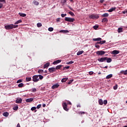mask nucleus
I'll use <instances>...</instances> for the list:
<instances>
[{
  "label": "nucleus",
  "mask_w": 127,
  "mask_h": 127,
  "mask_svg": "<svg viewBox=\"0 0 127 127\" xmlns=\"http://www.w3.org/2000/svg\"><path fill=\"white\" fill-rule=\"evenodd\" d=\"M69 8L70 9V10H73V8H72V7L70 6H69Z\"/></svg>",
  "instance_id": "774afa93"
},
{
  "label": "nucleus",
  "mask_w": 127,
  "mask_h": 127,
  "mask_svg": "<svg viewBox=\"0 0 127 127\" xmlns=\"http://www.w3.org/2000/svg\"><path fill=\"white\" fill-rule=\"evenodd\" d=\"M118 32L119 33H121V32H123V28L120 27L118 28Z\"/></svg>",
  "instance_id": "393cba45"
},
{
  "label": "nucleus",
  "mask_w": 127,
  "mask_h": 127,
  "mask_svg": "<svg viewBox=\"0 0 127 127\" xmlns=\"http://www.w3.org/2000/svg\"><path fill=\"white\" fill-rule=\"evenodd\" d=\"M105 1V0H100V2H101V3H103V2H104Z\"/></svg>",
  "instance_id": "680f3d73"
},
{
  "label": "nucleus",
  "mask_w": 127,
  "mask_h": 127,
  "mask_svg": "<svg viewBox=\"0 0 127 127\" xmlns=\"http://www.w3.org/2000/svg\"><path fill=\"white\" fill-rule=\"evenodd\" d=\"M64 20L65 21H68V22H74V21H75V19L73 18L65 17L64 18Z\"/></svg>",
  "instance_id": "f03ea898"
},
{
  "label": "nucleus",
  "mask_w": 127,
  "mask_h": 127,
  "mask_svg": "<svg viewBox=\"0 0 127 127\" xmlns=\"http://www.w3.org/2000/svg\"><path fill=\"white\" fill-rule=\"evenodd\" d=\"M123 13L124 14H126V13H127V10L123 11Z\"/></svg>",
  "instance_id": "e2e57ef3"
},
{
  "label": "nucleus",
  "mask_w": 127,
  "mask_h": 127,
  "mask_svg": "<svg viewBox=\"0 0 127 127\" xmlns=\"http://www.w3.org/2000/svg\"><path fill=\"white\" fill-rule=\"evenodd\" d=\"M103 17H108L109 16V13H105L102 15Z\"/></svg>",
  "instance_id": "bb28decb"
},
{
  "label": "nucleus",
  "mask_w": 127,
  "mask_h": 127,
  "mask_svg": "<svg viewBox=\"0 0 127 127\" xmlns=\"http://www.w3.org/2000/svg\"><path fill=\"white\" fill-rule=\"evenodd\" d=\"M31 111H35L36 110V107H33L31 108Z\"/></svg>",
  "instance_id": "de8ad7c7"
},
{
  "label": "nucleus",
  "mask_w": 127,
  "mask_h": 127,
  "mask_svg": "<svg viewBox=\"0 0 127 127\" xmlns=\"http://www.w3.org/2000/svg\"><path fill=\"white\" fill-rule=\"evenodd\" d=\"M67 80H68V78H64L62 79L61 82L62 83H65V82H66Z\"/></svg>",
  "instance_id": "5701e85b"
},
{
  "label": "nucleus",
  "mask_w": 127,
  "mask_h": 127,
  "mask_svg": "<svg viewBox=\"0 0 127 127\" xmlns=\"http://www.w3.org/2000/svg\"><path fill=\"white\" fill-rule=\"evenodd\" d=\"M22 102V99L21 98H17L15 101V103L16 104H21Z\"/></svg>",
  "instance_id": "1a4fd4ad"
},
{
  "label": "nucleus",
  "mask_w": 127,
  "mask_h": 127,
  "mask_svg": "<svg viewBox=\"0 0 127 127\" xmlns=\"http://www.w3.org/2000/svg\"><path fill=\"white\" fill-rule=\"evenodd\" d=\"M94 29L97 30L98 28H99V26L98 25H95L93 26Z\"/></svg>",
  "instance_id": "79ce46f5"
},
{
  "label": "nucleus",
  "mask_w": 127,
  "mask_h": 127,
  "mask_svg": "<svg viewBox=\"0 0 127 127\" xmlns=\"http://www.w3.org/2000/svg\"><path fill=\"white\" fill-rule=\"evenodd\" d=\"M17 27H18V25H13V28H17Z\"/></svg>",
  "instance_id": "5fc2aeb1"
},
{
  "label": "nucleus",
  "mask_w": 127,
  "mask_h": 127,
  "mask_svg": "<svg viewBox=\"0 0 127 127\" xmlns=\"http://www.w3.org/2000/svg\"><path fill=\"white\" fill-rule=\"evenodd\" d=\"M16 127H20V124H19V123H18V124L16 126Z\"/></svg>",
  "instance_id": "0e129e2a"
},
{
  "label": "nucleus",
  "mask_w": 127,
  "mask_h": 127,
  "mask_svg": "<svg viewBox=\"0 0 127 127\" xmlns=\"http://www.w3.org/2000/svg\"><path fill=\"white\" fill-rule=\"evenodd\" d=\"M78 114L81 115V116H82V115H85V112L80 111L78 112Z\"/></svg>",
  "instance_id": "e433bc0d"
},
{
  "label": "nucleus",
  "mask_w": 127,
  "mask_h": 127,
  "mask_svg": "<svg viewBox=\"0 0 127 127\" xmlns=\"http://www.w3.org/2000/svg\"><path fill=\"white\" fill-rule=\"evenodd\" d=\"M67 16V14H62L61 16L62 17H65V16Z\"/></svg>",
  "instance_id": "09e8293b"
},
{
  "label": "nucleus",
  "mask_w": 127,
  "mask_h": 127,
  "mask_svg": "<svg viewBox=\"0 0 127 127\" xmlns=\"http://www.w3.org/2000/svg\"><path fill=\"white\" fill-rule=\"evenodd\" d=\"M49 66H50V63H47L46 64L44 65V69H45L46 68H48Z\"/></svg>",
  "instance_id": "f8f14e48"
},
{
  "label": "nucleus",
  "mask_w": 127,
  "mask_h": 127,
  "mask_svg": "<svg viewBox=\"0 0 127 127\" xmlns=\"http://www.w3.org/2000/svg\"><path fill=\"white\" fill-rule=\"evenodd\" d=\"M95 44H97V45H98V44H101V41L97 42Z\"/></svg>",
  "instance_id": "69168bd1"
},
{
  "label": "nucleus",
  "mask_w": 127,
  "mask_h": 127,
  "mask_svg": "<svg viewBox=\"0 0 127 127\" xmlns=\"http://www.w3.org/2000/svg\"><path fill=\"white\" fill-rule=\"evenodd\" d=\"M21 82H22V80L21 79H19L17 81V83H21Z\"/></svg>",
  "instance_id": "6e6d98bb"
},
{
  "label": "nucleus",
  "mask_w": 127,
  "mask_h": 127,
  "mask_svg": "<svg viewBox=\"0 0 127 127\" xmlns=\"http://www.w3.org/2000/svg\"><path fill=\"white\" fill-rule=\"evenodd\" d=\"M119 53H120V51L114 50L112 52V54H119Z\"/></svg>",
  "instance_id": "4468645a"
},
{
  "label": "nucleus",
  "mask_w": 127,
  "mask_h": 127,
  "mask_svg": "<svg viewBox=\"0 0 127 127\" xmlns=\"http://www.w3.org/2000/svg\"><path fill=\"white\" fill-rule=\"evenodd\" d=\"M31 80V77H26V82H29Z\"/></svg>",
  "instance_id": "c85d7f7f"
},
{
  "label": "nucleus",
  "mask_w": 127,
  "mask_h": 127,
  "mask_svg": "<svg viewBox=\"0 0 127 127\" xmlns=\"http://www.w3.org/2000/svg\"><path fill=\"white\" fill-rule=\"evenodd\" d=\"M19 15H20V16H22V17H25V16H26V14L19 13Z\"/></svg>",
  "instance_id": "4be33fe9"
},
{
  "label": "nucleus",
  "mask_w": 127,
  "mask_h": 127,
  "mask_svg": "<svg viewBox=\"0 0 127 127\" xmlns=\"http://www.w3.org/2000/svg\"><path fill=\"white\" fill-rule=\"evenodd\" d=\"M98 103L99 105H100L101 106H102V105L103 104V100L102 99H100L98 100Z\"/></svg>",
  "instance_id": "aec40b11"
},
{
  "label": "nucleus",
  "mask_w": 127,
  "mask_h": 127,
  "mask_svg": "<svg viewBox=\"0 0 127 127\" xmlns=\"http://www.w3.org/2000/svg\"><path fill=\"white\" fill-rule=\"evenodd\" d=\"M89 17L90 19H98L99 18V15L93 14L89 15Z\"/></svg>",
  "instance_id": "f257e3e1"
},
{
  "label": "nucleus",
  "mask_w": 127,
  "mask_h": 127,
  "mask_svg": "<svg viewBox=\"0 0 127 127\" xmlns=\"http://www.w3.org/2000/svg\"><path fill=\"white\" fill-rule=\"evenodd\" d=\"M83 53H84V51H78L77 53V55H81V54H83Z\"/></svg>",
  "instance_id": "a878e982"
},
{
  "label": "nucleus",
  "mask_w": 127,
  "mask_h": 127,
  "mask_svg": "<svg viewBox=\"0 0 127 127\" xmlns=\"http://www.w3.org/2000/svg\"><path fill=\"white\" fill-rule=\"evenodd\" d=\"M89 75H93L94 74V72L93 71H90L89 72Z\"/></svg>",
  "instance_id": "4d7b16f0"
},
{
  "label": "nucleus",
  "mask_w": 127,
  "mask_h": 127,
  "mask_svg": "<svg viewBox=\"0 0 127 127\" xmlns=\"http://www.w3.org/2000/svg\"><path fill=\"white\" fill-rule=\"evenodd\" d=\"M74 81V80L73 79H71L69 80V82H68V85H70V84H71V83H72V82H73Z\"/></svg>",
  "instance_id": "603ef678"
},
{
  "label": "nucleus",
  "mask_w": 127,
  "mask_h": 127,
  "mask_svg": "<svg viewBox=\"0 0 127 127\" xmlns=\"http://www.w3.org/2000/svg\"><path fill=\"white\" fill-rule=\"evenodd\" d=\"M61 67H62V65H57V66H56V70L60 69V68H61Z\"/></svg>",
  "instance_id": "2f4dec72"
},
{
  "label": "nucleus",
  "mask_w": 127,
  "mask_h": 127,
  "mask_svg": "<svg viewBox=\"0 0 127 127\" xmlns=\"http://www.w3.org/2000/svg\"><path fill=\"white\" fill-rule=\"evenodd\" d=\"M113 89L114 90H117L118 89V84H116L115 86H114Z\"/></svg>",
  "instance_id": "49530a36"
},
{
  "label": "nucleus",
  "mask_w": 127,
  "mask_h": 127,
  "mask_svg": "<svg viewBox=\"0 0 127 127\" xmlns=\"http://www.w3.org/2000/svg\"><path fill=\"white\" fill-rule=\"evenodd\" d=\"M34 99L32 98H28L26 100V103H30L31 102H32L33 101Z\"/></svg>",
  "instance_id": "ddd939ff"
},
{
  "label": "nucleus",
  "mask_w": 127,
  "mask_h": 127,
  "mask_svg": "<svg viewBox=\"0 0 127 127\" xmlns=\"http://www.w3.org/2000/svg\"><path fill=\"white\" fill-rule=\"evenodd\" d=\"M8 115H9V114H8V113L7 112H4L2 114V115L4 117H8Z\"/></svg>",
  "instance_id": "412c9836"
},
{
  "label": "nucleus",
  "mask_w": 127,
  "mask_h": 127,
  "mask_svg": "<svg viewBox=\"0 0 127 127\" xmlns=\"http://www.w3.org/2000/svg\"><path fill=\"white\" fill-rule=\"evenodd\" d=\"M59 84L58 83H56V84H54L52 86V89H57L58 87H59Z\"/></svg>",
  "instance_id": "9b49d317"
},
{
  "label": "nucleus",
  "mask_w": 127,
  "mask_h": 127,
  "mask_svg": "<svg viewBox=\"0 0 127 127\" xmlns=\"http://www.w3.org/2000/svg\"><path fill=\"white\" fill-rule=\"evenodd\" d=\"M0 2H4L5 3V0H0Z\"/></svg>",
  "instance_id": "13d9d810"
},
{
  "label": "nucleus",
  "mask_w": 127,
  "mask_h": 127,
  "mask_svg": "<svg viewBox=\"0 0 127 127\" xmlns=\"http://www.w3.org/2000/svg\"><path fill=\"white\" fill-rule=\"evenodd\" d=\"M95 46L96 48H98V49L100 48V46L97 45V44H95Z\"/></svg>",
  "instance_id": "3c124183"
},
{
  "label": "nucleus",
  "mask_w": 127,
  "mask_h": 127,
  "mask_svg": "<svg viewBox=\"0 0 127 127\" xmlns=\"http://www.w3.org/2000/svg\"><path fill=\"white\" fill-rule=\"evenodd\" d=\"M18 87H19V88H21V87H23V83H19L18 85Z\"/></svg>",
  "instance_id": "f704fd0d"
},
{
  "label": "nucleus",
  "mask_w": 127,
  "mask_h": 127,
  "mask_svg": "<svg viewBox=\"0 0 127 127\" xmlns=\"http://www.w3.org/2000/svg\"><path fill=\"white\" fill-rule=\"evenodd\" d=\"M63 107L64 111H66V112H68L69 111V109L67 108V103H66L65 102L63 103Z\"/></svg>",
  "instance_id": "0eeeda50"
},
{
  "label": "nucleus",
  "mask_w": 127,
  "mask_h": 127,
  "mask_svg": "<svg viewBox=\"0 0 127 127\" xmlns=\"http://www.w3.org/2000/svg\"><path fill=\"white\" fill-rule=\"evenodd\" d=\"M103 104L104 105H107V104H108V100H105L103 101Z\"/></svg>",
  "instance_id": "c03bdc74"
},
{
  "label": "nucleus",
  "mask_w": 127,
  "mask_h": 127,
  "mask_svg": "<svg viewBox=\"0 0 127 127\" xmlns=\"http://www.w3.org/2000/svg\"><path fill=\"white\" fill-rule=\"evenodd\" d=\"M112 77H113V74H109L108 75H107L106 76V79H110V78H112Z\"/></svg>",
  "instance_id": "c756f323"
},
{
  "label": "nucleus",
  "mask_w": 127,
  "mask_h": 127,
  "mask_svg": "<svg viewBox=\"0 0 127 127\" xmlns=\"http://www.w3.org/2000/svg\"><path fill=\"white\" fill-rule=\"evenodd\" d=\"M3 5L2 4V3H0V8H1V7H2Z\"/></svg>",
  "instance_id": "052dcab7"
},
{
  "label": "nucleus",
  "mask_w": 127,
  "mask_h": 127,
  "mask_svg": "<svg viewBox=\"0 0 127 127\" xmlns=\"http://www.w3.org/2000/svg\"><path fill=\"white\" fill-rule=\"evenodd\" d=\"M106 43V41L104 40V41H100V44H104Z\"/></svg>",
  "instance_id": "8fccbe9b"
},
{
  "label": "nucleus",
  "mask_w": 127,
  "mask_h": 127,
  "mask_svg": "<svg viewBox=\"0 0 127 127\" xmlns=\"http://www.w3.org/2000/svg\"><path fill=\"white\" fill-rule=\"evenodd\" d=\"M69 68H70L69 66H65L64 67V70H65V69H69Z\"/></svg>",
  "instance_id": "a18cd8bd"
},
{
  "label": "nucleus",
  "mask_w": 127,
  "mask_h": 127,
  "mask_svg": "<svg viewBox=\"0 0 127 127\" xmlns=\"http://www.w3.org/2000/svg\"><path fill=\"white\" fill-rule=\"evenodd\" d=\"M69 14H70V15H71V16H75V14H74V13L72 11H69L68 12Z\"/></svg>",
  "instance_id": "72a5a7b5"
},
{
  "label": "nucleus",
  "mask_w": 127,
  "mask_h": 127,
  "mask_svg": "<svg viewBox=\"0 0 127 127\" xmlns=\"http://www.w3.org/2000/svg\"><path fill=\"white\" fill-rule=\"evenodd\" d=\"M37 27H41V26H42V24H41V23H38L37 24Z\"/></svg>",
  "instance_id": "c9c22d12"
},
{
  "label": "nucleus",
  "mask_w": 127,
  "mask_h": 127,
  "mask_svg": "<svg viewBox=\"0 0 127 127\" xmlns=\"http://www.w3.org/2000/svg\"><path fill=\"white\" fill-rule=\"evenodd\" d=\"M49 71L50 73H53L56 71V68L55 67H51L49 68Z\"/></svg>",
  "instance_id": "6e6552de"
},
{
  "label": "nucleus",
  "mask_w": 127,
  "mask_h": 127,
  "mask_svg": "<svg viewBox=\"0 0 127 127\" xmlns=\"http://www.w3.org/2000/svg\"><path fill=\"white\" fill-rule=\"evenodd\" d=\"M61 61H62L61 60H57L56 61H54L53 63V64L54 65H56V64H58L59 63H61Z\"/></svg>",
  "instance_id": "9d476101"
},
{
  "label": "nucleus",
  "mask_w": 127,
  "mask_h": 127,
  "mask_svg": "<svg viewBox=\"0 0 127 127\" xmlns=\"http://www.w3.org/2000/svg\"><path fill=\"white\" fill-rule=\"evenodd\" d=\"M4 28L5 29H6V30L12 29V28H13V24L7 25L4 26Z\"/></svg>",
  "instance_id": "7ed1b4c3"
},
{
  "label": "nucleus",
  "mask_w": 127,
  "mask_h": 127,
  "mask_svg": "<svg viewBox=\"0 0 127 127\" xmlns=\"http://www.w3.org/2000/svg\"><path fill=\"white\" fill-rule=\"evenodd\" d=\"M107 58L108 57L101 58L98 59L97 60L99 61V62H105V61H106Z\"/></svg>",
  "instance_id": "423d86ee"
},
{
  "label": "nucleus",
  "mask_w": 127,
  "mask_h": 127,
  "mask_svg": "<svg viewBox=\"0 0 127 127\" xmlns=\"http://www.w3.org/2000/svg\"><path fill=\"white\" fill-rule=\"evenodd\" d=\"M13 110H14V111H16L17 110H18V106H16L13 107Z\"/></svg>",
  "instance_id": "4c0bfd02"
},
{
  "label": "nucleus",
  "mask_w": 127,
  "mask_h": 127,
  "mask_svg": "<svg viewBox=\"0 0 127 127\" xmlns=\"http://www.w3.org/2000/svg\"><path fill=\"white\" fill-rule=\"evenodd\" d=\"M36 91H37L36 88H33V89H31V92H33L34 93L36 92Z\"/></svg>",
  "instance_id": "37998d69"
},
{
  "label": "nucleus",
  "mask_w": 127,
  "mask_h": 127,
  "mask_svg": "<svg viewBox=\"0 0 127 127\" xmlns=\"http://www.w3.org/2000/svg\"><path fill=\"white\" fill-rule=\"evenodd\" d=\"M106 61L107 63H111V62H112V59H111V58H107Z\"/></svg>",
  "instance_id": "b1692460"
},
{
  "label": "nucleus",
  "mask_w": 127,
  "mask_h": 127,
  "mask_svg": "<svg viewBox=\"0 0 127 127\" xmlns=\"http://www.w3.org/2000/svg\"><path fill=\"white\" fill-rule=\"evenodd\" d=\"M44 72V70H43V69H39L38 71V73H39V74H42Z\"/></svg>",
  "instance_id": "7c9ffc66"
},
{
  "label": "nucleus",
  "mask_w": 127,
  "mask_h": 127,
  "mask_svg": "<svg viewBox=\"0 0 127 127\" xmlns=\"http://www.w3.org/2000/svg\"><path fill=\"white\" fill-rule=\"evenodd\" d=\"M73 63H74V62L70 61V62L66 63V64H67V65H70V64H73Z\"/></svg>",
  "instance_id": "ea45409f"
},
{
  "label": "nucleus",
  "mask_w": 127,
  "mask_h": 127,
  "mask_svg": "<svg viewBox=\"0 0 127 127\" xmlns=\"http://www.w3.org/2000/svg\"><path fill=\"white\" fill-rule=\"evenodd\" d=\"M43 108H45V107H46V104H43Z\"/></svg>",
  "instance_id": "338daca9"
},
{
  "label": "nucleus",
  "mask_w": 127,
  "mask_h": 127,
  "mask_svg": "<svg viewBox=\"0 0 127 127\" xmlns=\"http://www.w3.org/2000/svg\"><path fill=\"white\" fill-rule=\"evenodd\" d=\"M33 3H34V4H35V5H38V4H39V2H38V1H36V0H34L33 1Z\"/></svg>",
  "instance_id": "473e14b6"
},
{
  "label": "nucleus",
  "mask_w": 127,
  "mask_h": 127,
  "mask_svg": "<svg viewBox=\"0 0 127 127\" xmlns=\"http://www.w3.org/2000/svg\"><path fill=\"white\" fill-rule=\"evenodd\" d=\"M96 54L98 56H102L104 55V54H106V52L104 51H98L96 52Z\"/></svg>",
  "instance_id": "39448f33"
},
{
  "label": "nucleus",
  "mask_w": 127,
  "mask_h": 127,
  "mask_svg": "<svg viewBox=\"0 0 127 127\" xmlns=\"http://www.w3.org/2000/svg\"><path fill=\"white\" fill-rule=\"evenodd\" d=\"M21 22H22V21L21 20H19L17 21L16 22H15L14 24H15V25L18 24L19 23H21Z\"/></svg>",
  "instance_id": "cd10ccee"
},
{
  "label": "nucleus",
  "mask_w": 127,
  "mask_h": 127,
  "mask_svg": "<svg viewBox=\"0 0 127 127\" xmlns=\"http://www.w3.org/2000/svg\"><path fill=\"white\" fill-rule=\"evenodd\" d=\"M49 31H53L54 30V29L53 27H50L48 28Z\"/></svg>",
  "instance_id": "58836bf2"
},
{
  "label": "nucleus",
  "mask_w": 127,
  "mask_h": 127,
  "mask_svg": "<svg viewBox=\"0 0 127 127\" xmlns=\"http://www.w3.org/2000/svg\"><path fill=\"white\" fill-rule=\"evenodd\" d=\"M56 20L58 22H59V21H60V18H57Z\"/></svg>",
  "instance_id": "bf43d9fd"
},
{
  "label": "nucleus",
  "mask_w": 127,
  "mask_h": 127,
  "mask_svg": "<svg viewBox=\"0 0 127 127\" xmlns=\"http://www.w3.org/2000/svg\"><path fill=\"white\" fill-rule=\"evenodd\" d=\"M60 32H62L63 33H69V31L67 30H62L60 31Z\"/></svg>",
  "instance_id": "dca6fc26"
},
{
  "label": "nucleus",
  "mask_w": 127,
  "mask_h": 127,
  "mask_svg": "<svg viewBox=\"0 0 127 127\" xmlns=\"http://www.w3.org/2000/svg\"><path fill=\"white\" fill-rule=\"evenodd\" d=\"M41 108V104L37 105V109H40Z\"/></svg>",
  "instance_id": "864d4df0"
},
{
  "label": "nucleus",
  "mask_w": 127,
  "mask_h": 127,
  "mask_svg": "<svg viewBox=\"0 0 127 127\" xmlns=\"http://www.w3.org/2000/svg\"><path fill=\"white\" fill-rule=\"evenodd\" d=\"M33 81L36 83V82H38L39 81V78H38V75H35L33 76Z\"/></svg>",
  "instance_id": "20e7f679"
},
{
  "label": "nucleus",
  "mask_w": 127,
  "mask_h": 127,
  "mask_svg": "<svg viewBox=\"0 0 127 127\" xmlns=\"http://www.w3.org/2000/svg\"><path fill=\"white\" fill-rule=\"evenodd\" d=\"M120 73L121 74H124V75H127V70H122Z\"/></svg>",
  "instance_id": "f3484780"
},
{
  "label": "nucleus",
  "mask_w": 127,
  "mask_h": 127,
  "mask_svg": "<svg viewBox=\"0 0 127 127\" xmlns=\"http://www.w3.org/2000/svg\"><path fill=\"white\" fill-rule=\"evenodd\" d=\"M116 7H112L111 8V9H110L108 11L109 12H112L113 11H114V10H116Z\"/></svg>",
  "instance_id": "6ab92c4d"
},
{
  "label": "nucleus",
  "mask_w": 127,
  "mask_h": 127,
  "mask_svg": "<svg viewBox=\"0 0 127 127\" xmlns=\"http://www.w3.org/2000/svg\"><path fill=\"white\" fill-rule=\"evenodd\" d=\"M38 77H39V79L40 80H42V79H43V76L39 74V75H38Z\"/></svg>",
  "instance_id": "a19ab883"
},
{
  "label": "nucleus",
  "mask_w": 127,
  "mask_h": 127,
  "mask_svg": "<svg viewBox=\"0 0 127 127\" xmlns=\"http://www.w3.org/2000/svg\"><path fill=\"white\" fill-rule=\"evenodd\" d=\"M108 18H104L102 19V22H103V23H105V22H108Z\"/></svg>",
  "instance_id": "a211bd4d"
},
{
  "label": "nucleus",
  "mask_w": 127,
  "mask_h": 127,
  "mask_svg": "<svg viewBox=\"0 0 127 127\" xmlns=\"http://www.w3.org/2000/svg\"><path fill=\"white\" fill-rule=\"evenodd\" d=\"M93 41H101L102 40V38H94L93 39Z\"/></svg>",
  "instance_id": "2eb2a0df"
}]
</instances>
